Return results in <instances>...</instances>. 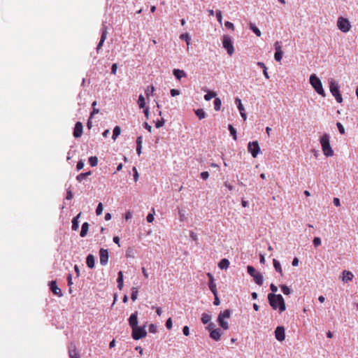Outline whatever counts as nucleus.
I'll use <instances>...</instances> for the list:
<instances>
[{"instance_id": "4468645a", "label": "nucleus", "mask_w": 358, "mask_h": 358, "mask_svg": "<svg viewBox=\"0 0 358 358\" xmlns=\"http://www.w3.org/2000/svg\"><path fill=\"white\" fill-rule=\"evenodd\" d=\"M285 328L282 326L278 327L275 330V338L279 341H282L285 338Z\"/></svg>"}, {"instance_id": "c9c22d12", "label": "nucleus", "mask_w": 358, "mask_h": 358, "mask_svg": "<svg viewBox=\"0 0 358 358\" xmlns=\"http://www.w3.org/2000/svg\"><path fill=\"white\" fill-rule=\"evenodd\" d=\"M216 96V93L213 91H209L204 95V99L206 101H210L213 98Z\"/></svg>"}, {"instance_id": "79ce46f5", "label": "nucleus", "mask_w": 358, "mask_h": 358, "mask_svg": "<svg viewBox=\"0 0 358 358\" xmlns=\"http://www.w3.org/2000/svg\"><path fill=\"white\" fill-rule=\"evenodd\" d=\"M149 332L152 334H156L157 332V327L154 324H151L149 326Z\"/></svg>"}, {"instance_id": "b1692460", "label": "nucleus", "mask_w": 358, "mask_h": 358, "mask_svg": "<svg viewBox=\"0 0 358 358\" xmlns=\"http://www.w3.org/2000/svg\"><path fill=\"white\" fill-rule=\"evenodd\" d=\"M343 280L345 282L352 280L354 276L352 273L348 271H343Z\"/></svg>"}, {"instance_id": "7c9ffc66", "label": "nucleus", "mask_w": 358, "mask_h": 358, "mask_svg": "<svg viewBox=\"0 0 358 358\" xmlns=\"http://www.w3.org/2000/svg\"><path fill=\"white\" fill-rule=\"evenodd\" d=\"M249 26H250V29L257 36H260L262 33H261V31L256 27V25L252 23V22H250L249 24Z\"/></svg>"}, {"instance_id": "37998d69", "label": "nucleus", "mask_w": 358, "mask_h": 358, "mask_svg": "<svg viewBox=\"0 0 358 358\" xmlns=\"http://www.w3.org/2000/svg\"><path fill=\"white\" fill-rule=\"evenodd\" d=\"M103 204L101 203H99L96 209V215H100L103 212Z\"/></svg>"}, {"instance_id": "393cba45", "label": "nucleus", "mask_w": 358, "mask_h": 358, "mask_svg": "<svg viewBox=\"0 0 358 358\" xmlns=\"http://www.w3.org/2000/svg\"><path fill=\"white\" fill-rule=\"evenodd\" d=\"M117 287L120 289H122L123 287V273L121 271H120L117 273Z\"/></svg>"}, {"instance_id": "20e7f679", "label": "nucleus", "mask_w": 358, "mask_h": 358, "mask_svg": "<svg viewBox=\"0 0 358 358\" xmlns=\"http://www.w3.org/2000/svg\"><path fill=\"white\" fill-rule=\"evenodd\" d=\"M329 90L331 94L335 97L338 103L343 102V98L340 92V86L338 83L333 78L329 79Z\"/></svg>"}, {"instance_id": "ddd939ff", "label": "nucleus", "mask_w": 358, "mask_h": 358, "mask_svg": "<svg viewBox=\"0 0 358 358\" xmlns=\"http://www.w3.org/2000/svg\"><path fill=\"white\" fill-rule=\"evenodd\" d=\"M50 289L51 292L57 296H62V292L59 287H58L55 280H52L49 282Z\"/></svg>"}, {"instance_id": "7ed1b4c3", "label": "nucleus", "mask_w": 358, "mask_h": 358, "mask_svg": "<svg viewBox=\"0 0 358 358\" xmlns=\"http://www.w3.org/2000/svg\"><path fill=\"white\" fill-rule=\"evenodd\" d=\"M309 80L310 85L315 90V92L322 96L324 97L326 94L323 89L322 83L320 79L315 74H311Z\"/></svg>"}, {"instance_id": "1a4fd4ad", "label": "nucleus", "mask_w": 358, "mask_h": 358, "mask_svg": "<svg viewBox=\"0 0 358 358\" xmlns=\"http://www.w3.org/2000/svg\"><path fill=\"white\" fill-rule=\"evenodd\" d=\"M337 27L341 31L346 33L350 31L351 25L348 19L339 17L337 21Z\"/></svg>"}, {"instance_id": "5701e85b", "label": "nucleus", "mask_w": 358, "mask_h": 358, "mask_svg": "<svg viewBox=\"0 0 358 358\" xmlns=\"http://www.w3.org/2000/svg\"><path fill=\"white\" fill-rule=\"evenodd\" d=\"M229 261L227 259H222L218 264V266L220 269L227 270L229 266Z\"/></svg>"}, {"instance_id": "ea45409f", "label": "nucleus", "mask_w": 358, "mask_h": 358, "mask_svg": "<svg viewBox=\"0 0 358 358\" xmlns=\"http://www.w3.org/2000/svg\"><path fill=\"white\" fill-rule=\"evenodd\" d=\"M281 290L285 295H289L291 293V289L285 285L280 286Z\"/></svg>"}, {"instance_id": "09e8293b", "label": "nucleus", "mask_w": 358, "mask_h": 358, "mask_svg": "<svg viewBox=\"0 0 358 358\" xmlns=\"http://www.w3.org/2000/svg\"><path fill=\"white\" fill-rule=\"evenodd\" d=\"M166 327L167 329H171L173 327V322L171 317H169L166 322Z\"/></svg>"}, {"instance_id": "603ef678", "label": "nucleus", "mask_w": 358, "mask_h": 358, "mask_svg": "<svg viewBox=\"0 0 358 358\" xmlns=\"http://www.w3.org/2000/svg\"><path fill=\"white\" fill-rule=\"evenodd\" d=\"M132 171L134 172V180L135 182H136L138 179V173L135 166L133 167Z\"/></svg>"}, {"instance_id": "a19ab883", "label": "nucleus", "mask_w": 358, "mask_h": 358, "mask_svg": "<svg viewBox=\"0 0 358 358\" xmlns=\"http://www.w3.org/2000/svg\"><path fill=\"white\" fill-rule=\"evenodd\" d=\"M165 122L166 121L164 118H161L160 120H158L157 121L155 122V127L157 128H160L164 125Z\"/></svg>"}, {"instance_id": "bf43d9fd", "label": "nucleus", "mask_w": 358, "mask_h": 358, "mask_svg": "<svg viewBox=\"0 0 358 358\" xmlns=\"http://www.w3.org/2000/svg\"><path fill=\"white\" fill-rule=\"evenodd\" d=\"M224 26L227 29H234V24L229 21L225 22Z\"/></svg>"}, {"instance_id": "58836bf2", "label": "nucleus", "mask_w": 358, "mask_h": 358, "mask_svg": "<svg viewBox=\"0 0 358 358\" xmlns=\"http://www.w3.org/2000/svg\"><path fill=\"white\" fill-rule=\"evenodd\" d=\"M180 38L182 40H185L187 45L189 44V41L191 40V38H190L189 34H187V33L182 34L180 35Z\"/></svg>"}, {"instance_id": "5fc2aeb1", "label": "nucleus", "mask_w": 358, "mask_h": 358, "mask_svg": "<svg viewBox=\"0 0 358 358\" xmlns=\"http://www.w3.org/2000/svg\"><path fill=\"white\" fill-rule=\"evenodd\" d=\"M216 17L217 21L221 23L222 20V12L219 10H216Z\"/></svg>"}, {"instance_id": "0e129e2a", "label": "nucleus", "mask_w": 358, "mask_h": 358, "mask_svg": "<svg viewBox=\"0 0 358 358\" xmlns=\"http://www.w3.org/2000/svg\"><path fill=\"white\" fill-rule=\"evenodd\" d=\"M214 296H215V299H214L213 304H214L215 306H218V305H220V299H219V298H218L217 294H216V295H214Z\"/></svg>"}, {"instance_id": "e433bc0d", "label": "nucleus", "mask_w": 358, "mask_h": 358, "mask_svg": "<svg viewBox=\"0 0 358 358\" xmlns=\"http://www.w3.org/2000/svg\"><path fill=\"white\" fill-rule=\"evenodd\" d=\"M138 293V289L136 287H132L131 289V299L133 301H135L137 299Z\"/></svg>"}, {"instance_id": "c85d7f7f", "label": "nucleus", "mask_w": 358, "mask_h": 358, "mask_svg": "<svg viewBox=\"0 0 358 358\" xmlns=\"http://www.w3.org/2000/svg\"><path fill=\"white\" fill-rule=\"evenodd\" d=\"M273 266L276 272L279 273L281 275H282V271L280 262L275 259H273Z\"/></svg>"}, {"instance_id": "f704fd0d", "label": "nucleus", "mask_w": 358, "mask_h": 358, "mask_svg": "<svg viewBox=\"0 0 358 358\" xmlns=\"http://www.w3.org/2000/svg\"><path fill=\"white\" fill-rule=\"evenodd\" d=\"M138 104L140 108H145V98L142 94H140L138 99Z\"/></svg>"}, {"instance_id": "412c9836", "label": "nucleus", "mask_w": 358, "mask_h": 358, "mask_svg": "<svg viewBox=\"0 0 358 358\" xmlns=\"http://www.w3.org/2000/svg\"><path fill=\"white\" fill-rule=\"evenodd\" d=\"M208 275L210 278V280L208 282L209 289H210V291L213 292V294L214 295H216V294H217V292L216 285L213 282V277L210 273H208Z\"/></svg>"}, {"instance_id": "423d86ee", "label": "nucleus", "mask_w": 358, "mask_h": 358, "mask_svg": "<svg viewBox=\"0 0 358 358\" xmlns=\"http://www.w3.org/2000/svg\"><path fill=\"white\" fill-rule=\"evenodd\" d=\"M247 271L248 274L253 278V280L258 285L261 286L263 285L264 280L262 275L257 272L252 266H248Z\"/></svg>"}, {"instance_id": "c03bdc74", "label": "nucleus", "mask_w": 358, "mask_h": 358, "mask_svg": "<svg viewBox=\"0 0 358 358\" xmlns=\"http://www.w3.org/2000/svg\"><path fill=\"white\" fill-rule=\"evenodd\" d=\"M90 176V171L88 172H86V173H80L79 174L78 176H77V180L79 181V182H81L85 177Z\"/></svg>"}, {"instance_id": "052dcab7", "label": "nucleus", "mask_w": 358, "mask_h": 358, "mask_svg": "<svg viewBox=\"0 0 358 358\" xmlns=\"http://www.w3.org/2000/svg\"><path fill=\"white\" fill-rule=\"evenodd\" d=\"M99 110L96 107H92V110L91 111V120L93 118L95 114L99 113Z\"/></svg>"}, {"instance_id": "e2e57ef3", "label": "nucleus", "mask_w": 358, "mask_h": 358, "mask_svg": "<svg viewBox=\"0 0 358 358\" xmlns=\"http://www.w3.org/2000/svg\"><path fill=\"white\" fill-rule=\"evenodd\" d=\"M270 289L272 291L271 294H275L278 291V287L273 283L270 285Z\"/></svg>"}, {"instance_id": "4be33fe9", "label": "nucleus", "mask_w": 358, "mask_h": 358, "mask_svg": "<svg viewBox=\"0 0 358 358\" xmlns=\"http://www.w3.org/2000/svg\"><path fill=\"white\" fill-rule=\"evenodd\" d=\"M69 355L70 358H80L76 352V346L73 343H71L69 346Z\"/></svg>"}, {"instance_id": "4c0bfd02", "label": "nucleus", "mask_w": 358, "mask_h": 358, "mask_svg": "<svg viewBox=\"0 0 358 358\" xmlns=\"http://www.w3.org/2000/svg\"><path fill=\"white\" fill-rule=\"evenodd\" d=\"M154 91L155 87L152 85L148 86L145 90V94L147 96V98H148L150 95L152 94Z\"/></svg>"}, {"instance_id": "f8f14e48", "label": "nucleus", "mask_w": 358, "mask_h": 358, "mask_svg": "<svg viewBox=\"0 0 358 358\" xmlns=\"http://www.w3.org/2000/svg\"><path fill=\"white\" fill-rule=\"evenodd\" d=\"M100 264L102 266H106L108 262V250L101 248L99 250Z\"/></svg>"}, {"instance_id": "a878e982", "label": "nucleus", "mask_w": 358, "mask_h": 358, "mask_svg": "<svg viewBox=\"0 0 358 358\" xmlns=\"http://www.w3.org/2000/svg\"><path fill=\"white\" fill-rule=\"evenodd\" d=\"M194 112L199 120L204 119L206 117V113L202 108L196 109Z\"/></svg>"}, {"instance_id": "473e14b6", "label": "nucleus", "mask_w": 358, "mask_h": 358, "mask_svg": "<svg viewBox=\"0 0 358 358\" xmlns=\"http://www.w3.org/2000/svg\"><path fill=\"white\" fill-rule=\"evenodd\" d=\"M121 129L119 126H115L113 131V136L112 138L115 140L117 137L120 134Z\"/></svg>"}, {"instance_id": "bb28decb", "label": "nucleus", "mask_w": 358, "mask_h": 358, "mask_svg": "<svg viewBox=\"0 0 358 358\" xmlns=\"http://www.w3.org/2000/svg\"><path fill=\"white\" fill-rule=\"evenodd\" d=\"M88 229H89V224L87 222H84L82 225V229H81V231L80 234V236L85 237L87 234Z\"/></svg>"}, {"instance_id": "f3484780", "label": "nucleus", "mask_w": 358, "mask_h": 358, "mask_svg": "<svg viewBox=\"0 0 358 358\" xmlns=\"http://www.w3.org/2000/svg\"><path fill=\"white\" fill-rule=\"evenodd\" d=\"M222 335V331L219 328L213 329V331H210V337L216 341H218L220 340Z\"/></svg>"}, {"instance_id": "13d9d810", "label": "nucleus", "mask_w": 358, "mask_h": 358, "mask_svg": "<svg viewBox=\"0 0 358 358\" xmlns=\"http://www.w3.org/2000/svg\"><path fill=\"white\" fill-rule=\"evenodd\" d=\"M182 333L185 336H187L189 335V329L187 326H184L182 328Z\"/></svg>"}, {"instance_id": "774afa93", "label": "nucleus", "mask_w": 358, "mask_h": 358, "mask_svg": "<svg viewBox=\"0 0 358 358\" xmlns=\"http://www.w3.org/2000/svg\"><path fill=\"white\" fill-rule=\"evenodd\" d=\"M333 203L336 206H341L340 199L338 198H336V197L334 198Z\"/></svg>"}, {"instance_id": "9d476101", "label": "nucleus", "mask_w": 358, "mask_h": 358, "mask_svg": "<svg viewBox=\"0 0 358 358\" xmlns=\"http://www.w3.org/2000/svg\"><path fill=\"white\" fill-rule=\"evenodd\" d=\"M248 152L252 155V157L255 158L260 152V147L259 143L255 141L250 142L248 146Z\"/></svg>"}, {"instance_id": "72a5a7b5", "label": "nucleus", "mask_w": 358, "mask_h": 358, "mask_svg": "<svg viewBox=\"0 0 358 358\" xmlns=\"http://www.w3.org/2000/svg\"><path fill=\"white\" fill-rule=\"evenodd\" d=\"M228 129L230 132V134L232 136L233 138L236 141L237 139L236 129L231 125H228Z\"/></svg>"}, {"instance_id": "0eeeda50", "label": "nucleus", "mask_w": 358, "mask_h": 358, "mask_svg": "<svg viewBox=\"0 0 358 358\" xmlns=\"http://www.w3.org/2000/svg\"><path fill=\"white\" fill-rule=\"evenodd\" d=\"M222 45L223 48L227 50V52L229 55H233L234 52V48L231 37L228 35H224L222 39Z\"/></svg>"}, {"instance_id": "2eb2a0df", "label": "nucleus", "mask_w": 358, "mask_h": 358, "mask_svg": "<svg viewBox=\"0 0 358 358\" xmlns=\"http://www.w3.org/2000/svg\"><path fill=\"white\" fill-rule=\"evenodd\" d=\"M107 34H108V31H107V27L106 26H103V27L101 28V39H100V41L99 43H98L97 45V47H96V50L99 51V49L101 48V46L103 45L105 40L107 38Z\"/></svg>"}, {"instance_id": "8fccbe9b", "label": "nucleus", "mask_w": 358, "mask_h": 358, "mask_svg": "<svg viewBox=\"0 0 358 358\" xmlns=\"http://www.w3.org/2000/svg\"><path fill=\"white\" fill-rule=\"evenodd\" d=\"M84 167V161L80 159V161L78 162L77 163V165H76V169L78 171H80Z\"/></svg>"}, {"instance_id": "f257e3e1", "label": "nucleus", "mask_w": 358, "mask_h": 358, "mask_svg": "<svg viewBox=\"0 0 358 358\" xmlns=\"http://www.w3.org/2000/svg\"><path fill=\"white\" fill-rule=\"evenodd\" d=\"M268 300L270 306L273 310L278 308L280 313L285 310L286 306L284 299L281 294H268Z\"/></svg>"}, {"instance_id": "680f3d73", "label": "nucleus", "mask_w": 358, "mask_h": 358, "mask_svg": "<svg viewBox=\"0 0 358 358\" xmlns=\"http://www.w3.org/2000/svg\"><path fill=\"white\" fill-rule=\"evenodd\" d=\"M117 64L115 63L111 66V73L115 74L117 72Z\"/></svg>"}, {"instance_id": "c756f323", "label": "nucleus", "mask_w": 358, "mask_h": 358, "mask_svg": "<svg viewBox=\"0 0 358 358\" xmlns=\"http://www.w3.org/2000/svg\"><path fill=\"white\" fill-rule=\"evenodd\" d=\"M211 320V315L208 313H203L201 315V322L203 324H206Z\"/></svg>"}, {"instance_id": "cd10ccee", "label": "nucleus", "mask_w": 358, "mask_h": 358, "mask_svg": "<svg viewBox=\"0 0 358 358\" xmlns=\"http://www.w3.org/2000/svg\"><path fill=\"white\" fill-rule=\"evenodd\" d=\"M80 215V213L78 214L76 217H75L73 220H72V226H71V228H72V230L73 231H76L78 229V227H79V222H78V218Z\"/></svg>"}, {"instance_id": "3c124183", "label": "nucleus", "mask_w": 358, "mask_h": 358, "mask_svg": "<svg viewBox=\"0 0 358 358\" xmlns=\"http://www.w3.org/2000/svg\"><path fill=\"white\" fill-rule=\"evenodd\" d=\"M154 213L155 211L153 210V213H149L146 217V220L148 222L150 223L154 220Z\"/></svg>"}, {"instance_id": "aec40b11", "label": "nucleus", "mask_w": 358, "mask_h": 358, "mask_svg": "<svg viewBox=\"0 0 358 358\" xmlns=\"http://www.w3.org/2000/svg\"><path fill=\"white\" fill-rule=\"evenodd\" d=\"M173 74L176 77V79L180 80L182 77H186L187 74L183 70H180L178 69H174L173 70Z\"/></svg>"}, {"instance_id": "de8ad7c7", "label": "nucleus", "mask_w": 358, "mask_h": 358, "mask_svg": "<svg viewBox=\"0 0 358 358\" xmlns=\"http://www.w3.org/2000/svg\"><path fill=\"white\" fill-rule=\"evenodd\" d=\"M208 326L206 327V329L210 333V331H213V329H215V324L213 322H209L208 323Z\"/></svg>"}, {"instance_id": "4d7b16f0", "label": "nucleus", "mask_w": 358, "mask_h": 358, "mask_svg": "<svg viewBox=\"0 0 358 358\" xmlns=\"http://www.w3.org/2000/svg\"><path fill=\"white\" fill-rule=\"evenodd\" d=\"M170 94L172 96H176L180 94V91L176 89H171L170 91Z\"/></svg>"}, {"instance_id": "49530a36", "label": "nucleus", "mask_w": 358, "mask_h": 358, "mask_svg": "<svg viewBox=\"0 0 358 358\" xmlns=\"http://www.w3.org/2000/svg\"><path fill=\"white\" fill-rule=\"evenodd\" d=\"M313 242L315 247H318L321 245V239L319 237H315Z\"/></svg>"}, {"instance_id": "338daca9", "label": "nucleus", "mask_w": 358, "mask_h": 358, "mask_svg": "<svg viewBox=\"0 0 358 358\" xmlns=\"http://www.w3.org/2000/svg\"><path fill=\"white\" fill-rule=\"evenodd\" d=\"M143 144V137L141 136H138L136 138V145H142Z\"/></svg>"}, {"instance_id": "6e6552de", "label": "nucleus", "mask_w": 358, "mask_h": 358, "mask_svg": "<svg viewBox=\"0 0 358 358\" xmlns=\"http://www.w3.org/2000/svg\"><path fill=\"white\" fill-rule=\"evenodd\" d=\"M132 333L131 336L134 340H139L142 338H144L147 335V332L145 329V326L143 327H136L135 328L131 329Z\"/></svg>"}, {"instance_id": "69168bd1", "label": "nucleus", "mask_w": 358, "mask_h": 358, "mask_svg": "<svg viewBox=\"0 0 358 358\" xmlns=\"http://www.w3.org/2000/svg\"><path fill=\"white\" fill-rule=\"evenodd\" d=\"M72 198H73V194H72L71 191L67 190L66 199L71 200Z\"/></svg>"}, {"instance_id": "6ab92c4d", "label": "nucleus", "mask_w": 358, "mask_h": 358, "mask_svg": "<svg viewBox=\"0 0 358 358\" xmlns=\"http://www.w3.org/2000/svg\"><path fill=\"white\" fill-rule=\"evenodd\" d=\"M235 102L237 105L238 109L241 113V117H243V120H245L247 117H246V114L245 113L243 106L241 103V100L239 98H236L235 100Z\"/></svg>"}, {"instance_id": "39448f33", "label": "nucleus", "mask_w": 358, "mask_h": 358, "mask_svg": "<svg viewBox=\"0 0 358 358\" xmlns=\"http://www.w3.org/2000/svg\"><path fill=\"white\" fill-rule=\"evenodd\" d=\"M231 314V311L229 309H227L220 312L218 315L217 322L224 330H227L229 329V323L225 320V319L229 318Z\"/></svg>"}, {"instance_id": "a211bd4d", "label": "nucleus", "mask_w": 358, "mask_h": 358, "mask_svg": "<svg viewBox=\"0 0 358 358\" xmlns=\"http://www.w3.org/2000/svg\"><path fill=\"white\" fill-rule=\"evenodd\" d=\"M82 134H83V124L81 122H76L75 127H74L73 136L75 138H78V137L81 136Z\"/></svg>"}, {"instance_id": "a18cd8bd", "label": "nucleus", "mask_w": 358, "mask_h": 358, "mask_svg": "<svg viewBox=\"0 0 358 358\" xmlns=\"http://www.w3.org/2000/svg\"><path fill=\"white\" fill-rule=\"evenodd\" d=\"M336 126H337V127L338 129L339 132L341 134H345V129H344V127L343 126V124L341 122H337L336 123Z\"/></svg>"}, {"instance_id": "2f4dec72", "label": "nucleus", "mask_w": 358, "mask_h": 358, "mask_svg": "<svg viewBox=\"0 0 358 358\" xmlns=\"http://www.w3.org/2000/svg\"><path fill=\"white\" fill-rule=\"evenodd\" d=\"M213 104H214V109L216 111L220 110V108H221V105H222L221 99L220 98H218V97H215V100H214V102H213Z\"/></svg>"}, {"instance_id": "dca6fc26", "label": "nucleus", "mask_w": 358, "mask_h": 358, "mask_svg": "<svg viewBox=\"0 0 358 358\" xmlns=\"http://www.w3.org/2000/svg\"><path fill=\"white\" fill-rule=\"evenodd\" d=\"M129 324L131 327V329L135 328L138 326V312L136 311L134 313H132L129 320Z\"/></svg>"}, {"instance_id": "f03ea898", "label": "nucleus", "mask_w": 358, "mask_h": 358, "mask_svg": "<svg viewBox=\"0 0 358 358\" xmlns=\"http://www.w3.org/2000/svg\"><path fill=\"white\" fill-rule=\"evenodd\" d=\"M329 138V135L328 134H324L321 136L320 140L322 150L326 157H331L334 155V151L330 145Z\"/></svg>"}, {"instance_id": "864d4df0", "label": "nucleus", "mask_w": 358, "mask_h": 358, "mask_svg": "<svg viewBox=\"0 0 358 358\" xmlns=\"http://www.w3.org/2000/svg\"><path fill=\"white\" fill-rule=\"evenodd\" d=\"M98 164V158L96 157H91V166H96Z\"/></svg>"}, {"instance_id": "6e6d98bb", "label": "nucleus", "mask_w": 358, "mask_h": 358, "mask_svg": "<svg viewBox=\"0 0 358 358\" xmlns=\"http://www.w3.org/2000/svg\"><path fill=\"white\" fill-rule=\"evenodd\" d=\"M200 176L203 180H206L209 177V173L208 171H203L201 173Z\"/></svg>"}, {"instance_id": "9b49d317", "label": "nucleus", "mask_w": 358, "mask_h": 358, "mask_svg": "<svg viewBox=\"0 0 358 358\" xmlns=\"http://www.w3.org/2000/svg\"><path fill=\"white\" fill-rule=\"evenodd\" d=\"M274 47H275V50L274 58H275V61L280 62L282 58V55H283L280 42L276 41L274 44Z\"/></svg>"}]
</instances>
